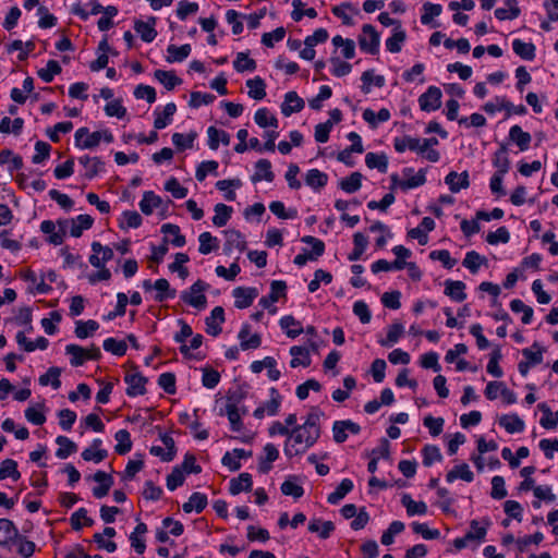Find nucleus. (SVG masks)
I'll return each instance as SVG.
<instances>
[{"label":"nucleus","instance_id":"17","mask_svg":"<svg viewBox=\"0 0 558 558\" xmlns=\"http://www.w3.org/2000/svg\"><path fill=\"white\" fill-rule=\"evenodd\" d=\"M393 146L398 153H403L407 149H410L412 151L422 154L421 140L416 138V137H411L408 135L401 136V137H396L393 141Z\"/></svg>","mask_w":558,"mask_h":558},{"label":"nucleus","instance_id":"33","mask_svg":"<svg viewBox=\"0 0 558 558\" xmlns=\"http://www.w3.org/2000/svg\"><path fill=\"white\" fill-rule=\"evenodd\" d=\"M101 445L100 439H95L93 441V446L89 448H86L82 452V458L85 461H94L95 463L101 462L107 457V451L104 449H96Z\"/></svg>","mask_w":558,"mask_h":558},{"label":"nucleus","instance_id":"50","mask_svg":"<svg viewBox=\"0 0 558 558\" xmlns=\"http://www.w3.org/2000/svg\"><path fill=\"white\" fill-rule=\"evenodd\" d=\"M363 85L362 90L365 94L371 92V85L375 84L377 87H383L385 85V78L381 75H374L372 70L365 71L361 77Z\"/></svg>","mask_w":558,"mask_h":558},{"label":"nucleus","instance_id":"31","mask_svg":"<svg viewBox=\"0 0 558 558\" xmlns=\"http://www.w3.org/2000/svg\"><path fill=\"white\" fill-rule=\"evenodd\" d=\"M161 203L162 201L158 195L148 191L144 193L143 198L140 202V208L143 214L150 215L155 208H158L161 205Z\"/></svg>","mask_w":558,"mask_h":558},{"label":"nucleus","instance_id":"8","mask_svg":"<svg viewBox=\"0 0 558 558\" xmlns=\"http://www.w3.org/2000/svg\"><path fill=\"white\" fill-rule=\"evenodd\" d=\"M93 254L89 256V263L94 267H102L112 259L113 251L109 246H102L99 242L92 243Z\"/></svg>","mask_w":558,"mask_h":558},{"label":"nucleus","instance_id":"22","mask_svg":"<svg viewBox=\"0 0 558 558\" xmlns=\"http://www.w3.org/2000/svg\"><path fill=\"white\" fill-rule=\"evenodd\" d=\"M465 284L462 281L446 280L445 281V294L450 296L457 302H462L466 299L464 292Z\"/></svg>","mask_w":558,"mask_h":558},{"label":"nucleus","instance_id":"28","mask_svg":"<svg viewBox=\"0 0 558 558\" xmlns=\"http://www.w3.org/2000/svg\"><path fill=\"white\" fill-rule=\"evenodd\" d=\"M290 354L292 355V360L290 362L291 367H298L300 365L306 367L311 364L310 352L304 347H292L290 349Z\"/></svg>","mask_w":558,"mask_h":558},{"label":"nucleus","instance_id":"51","mask_svg":"<svg viewBox=\"0 0 558 558\" xmlns=\"http://www.w3.org/2000/svg\"><path fill=\"white\" fill-rule=\"evenodd\" d=\"M362 174L353 172L350 177L340 181L339 186L347 193H354L361 189Z\"/></svg>","mask_w":558,"mask_h":558},{"label":"nucleus","instance_id":"37","mask_svg":"<svg viewBox=\"0 0 558 558\" xmlns=\"http://www.w3.org/2000/svg\"><path fill=\"white\" fill-rule=\"evenodd\" d=\"M248 87V96L255 100H260L266 96V84L263 78L256 76L246 82Z\"/></svg>","mask_w":558,"mask_h":558},{"label":"nucleus","instance_id":"25","mask_svg":"<svg viewBox=\"0 0 558 558\" xmlns=\"http://www.w3.org/2000/svg\"><path fill=\"white\" fill-rule=\"evenodd\" d=\"M207 506V497L202 493H193L189 500L183 504L182 509L184 512L190 513L196 511L199 513Z\"/></svg>","mask_w":558,"mask_h":558},{"label":"nucleus","instance_id":"23","mask_svg":"<svg viewBox=\"0 0 558 558\" xmlns=\"http://www.w3.org/2000/svg\"><path fill=\"white\" fill-rule=\"evenodd\" d=\"M308 531L312 533H317L320 538L326 539L335 531V524L331 521L313 519L308 523Z\"/></svg>","mask_w":558,"mask_h":558},{"label":"nucleus","instance_id":"6","mask_svg":"<svg viewBox=\"0 0 558 558\" xmlns=\"http://www.w3.org/2000/svg\"><path fill=\"white\" fill-rule=\"evenodd\" d=\"M420 108L423 111H435L441 105V90L436 86H429L418 98Z\"/></svg>","mask_w":558,"mask_h":558},{"label":"nucleus","instance_id":"57","mask_svg":"<svg viewBox=\"0 0 558 558\" xmlns=\"http://www.w3.org/2000/svg\"><path fill=\"white\" fill-rule=\"evenodd\" d=\"M254 120L260 128L278 126V120L275 116L270 114L266 108L258 109L255 112Z\"/></svg>","mask_w":558,"mask_h":558},{"label":"nucleus","instance_id":"4","mask_svg":"<svg viewBox=\"0 0 558 558\" xmlns=\"http://www.w3.org/2000/svg\"><path fill=\"white\" fill-rule=\"evenodd\" d=\"M360 48L369 53L376 54L379 50V34L371 24H365L362 27V33L359 36Z\"/></svg>","mask_w":558,"mask_h":558},{"label":"nucleus","instance_id":"38","mask_svg":"<svg viewBox=\"0 0 558 558\" xmlns=\"http://www.w3.org/2000/svg\"><path fill=\"white\" fill-rule=\"evenodd\" d=\"M280 326L286 330L289 338H295L303 332L300 322L295 320L291 315L283 316L280 319Z\"/></svg>","mask_w":558,"mask_h":558},{"label":"nucleus","instance_id":"26","mask_svg":"<svg viewBox=\"0 0 558 558\" xmlns=\"http://www.w3.org/2000/svg\"><path fill=\"white\" fill-rule=\"evenodd\" d=\"M252 489V477L248 473H241L236 478L230 481V493L238 495L241 492H250Z\"/></svg>","mask_w":558,"mask_h":558},{"label":"nucleus","instance_id":"1","mask_svg":"<svg viewBox=\"0 0 558 558\" xmlns=\"http://www.w3.org/2000/svg\"><path fill=\"white\" fill-rule=\"evenodd\" d=\"M318 438L316 432L308 433L304 428L296 426L291 429L290 436L284 444V454L289 458L300 456L312 447Z\"/></svg>","mask_w":558,"mask_h":558},{"label":"nucleus","instance_id":"7","mask_svg":"<svg viewBox=\"0 0 558 558\" xmlns=\"http://www.w3.org/2000/svg\"><path fill=\"white\" fill-rule=\"evenodd\" d=\"M287 284L284 281L276 280L271 282L270 294L268 296H264L259 300V304L264 308H268L270 313H276L277 308L271 307V305L278 301L280 295L286 294Z\"/></svg>","mask_w":558,"mask_h":558},{"label":"nucleus","instance_id":"43","mask_svg":"<svg viewBox=\"0 0 558 558\" xmlns=\"http://www.w3.org/2000/svg\"><path fill=\"white\" fill-rule=\"evenodd\" d=\"M404 40L405 32L401 29V25H398L396 26L392 36L386 40V47L390 52L397 53L401 50V46Z\"/></svg>","mask_w":558,"mask_h":558},{"label":"nucleus","instance_id":"64","mask_svg":"<svg viewBox=\"0 0 558 558\" xmlns=\"http://www.w3.org/2000/svg\"><path fill=\"white\" fill-rule=\"evenodd\" d=\"M499 424L511 434L523 428V423L517 415H504L499 418Z\"/></svg>","mask_w":558,"mask_h":558},{"label":"nucleus","instance_id":"10","mask_svg":"<svg viewBox=\"0 0 558 558\" xmlns=\"http://www.w3.org/2000/svg\"><path fill=\"white\" fill-rule=\"evenodd\" d=\"M128 384L126 393L130 397L142 396L146 392L147 379L140 373L128 374L124 378Z\"/></svg>","mask_w":558,"mask_h":558},{"label":"nucleus","instance_id":"60","mask_svg":"<svg viewBox=\"0 0 558 558\" xmlns=\"http://www.w3.org/2000/svg\"><path fill=\"white\" fill-rule=\"evenodd\" d=\"M161 232L173 236L171 243L175 247L185 245V236L180 233V228L177 225L166 223L161 227Z\"/></svg>","mask_w":558,"mask_h":558},{"label":"nucleus","instance_id":"52","mask_svg":"<svg viewBox=\"0 0 558 558\" xmlns=\"http://www.w3.org/2000/svg\"><path fill=\"white\" fill-rule=\"evenodd\" d=\"M199 253L207 255L218 248V240L209 232H203L199 238Z\"/></svg>","mask_w":558,"mask_h":558},{"label":"nucleus","instance_id":"41","mask_svg":"<svg viewBox=\"0 0 558 558\" xmlns=\"http://www.w3.org/2000/svg\"><path fill=\"white\" fill-rule=\"evenodd\" d=\"M169 56L167 57L168 62H181L186 59L191 52V46L189 44L177 47L175 45H169L167 48Z\"/></svg>","mask_w":558,"mask_h":558},{"label":"nucleus","instance_id":"9","mask_svg":"<svg viewBox=\"0 0 558 558\" xmlns=\"http://www.w3.org/2000/svg\"><path fill=\"white\" fill-rule=\"evenodd\" d=\"M78 162L84 167V178L87 180L94 179L104 171L105 165L99 157H89L87 155L78 158Z\"/></svg>","mask_w":558,"mask_h":558},{"label":"nucleus","instance_id":"56","mask_svg":"<svg viewBox=\"0 0 558 558\" xmlns=\"http://www.w3.org/2000/svg\"><path fill=\"white\" fill-rule=\"evenodd\" d=\"M9 165V171L13 172L23 166V160L20 156L13 155L11 150L4 149L0 151V165Z\"/></svg>","mask_w":558,"mask_h":558},{"label":"nucleus","instance_id":"55","mask_svg":"<svg viewBox=\"0 0 558 558\" xmlns=\"http://www.w3.org/2000/svg\"><path fill=\"white\" fill-rule=\"evenodd\" d=\"M233 66L238 72L254 71L256 69V62L251 59L246 52H238Z\"/></svg>","mask_w":558,"mask_h":558},{"label":"nucleus","instance_id":"44","mask_svg":"<svg viewBox=\"0 0 558 558\" xmlns=\"http://www.w3.org/2000/svg\"><path fill=\"white\" fill-rule=\"evenodd\" d=\"M352 488L353 482L351 480H342L336 490L328 496V502L332 505L338 504L348 493L352 490Z\"/></svg>","mask_w":558,"mask_h":558},{"label":"nucleus","instance_id":"36","mask_svg":"<svg viewBox=\"0 0 558 558\" xmlns=\"http://www.w3.org/2000/svg\"><path fill=\"white\" fill-rule=\"evenodd\" d=\"M537 407L543 413L539 424L547 429L556 427L558 425V411L551 412L546 403H539Z\"/></svg>","mask_w":558,"mask_h":558},{"label":"nucleus","instance_id":"39","mask_svg":"<svg viewBox=\"0 0 558 558\" xmlns=\"http://www.w3.org/2000/svg\"><path fill=\"white\" fill-rule=\"evenodd\" d=\"M401 504L405 507L409 515L425 514L427 512V506L425 502L415 501L408 494L402 496Z\"/></svg>","mask_w":558,"mask_h":558},{"label":"nucleus","instance_id":"18","mask_svg":"<svg viewBox=\"0 0 558 558\" xmlns=\"http://www.w3.org/2000/svg\"><path fill=\"white\" fill-rule=\"evenodd\" d=\"M155 23H156L155 17H150L149 22H147V23L140 21V20L135 21L134 28H135L136 33L141 36L143 41L150 43L156 38L157 32L154 28Z\"/></svg>","mask_w":558,"mask_h":558},{"label":"nucleus","instance_id":"45","mask_svg":"<svg viewBox=\"0 0 558 558\" xmlns=\"http://www.w3.org/2000/svg\"><path fill=\"white\" fill-rule=\"evenodd\" d=\"M403 332V325L400 323H395L389 326L386 339H381L378 342L383 347H391L400 339Z\"/></svg>","mask_w":558,"mask_h":558},{"label":"nucleus","instance_id":"32","mask_svg":"<svg viewBox=\"0 0 558 558\" xmlns=\"http://www.w3.org/2000/svg\"><path fill=\"white\" fill-rule=\"evenodd\" d=\"M154 76L168 90L173 89L177 85L182 83L181 78H179L172 71L156 70Z\"/></svg>","mask_w":558,"mask_h":558},{"label":"nucleus","instance_id":"35","mask_svg":"<svg viewBox=\"0 0 558 558\" xmlns=\"http://www.w3.org/2000/svg\"><path fill=\"white\" fill-rule=\"evenodd\" d=\"M473 477V473L470 470L469 465L466 463H462L454 466L451 471H449L446 476V480L449 483H452L457 478H461L465 482H472Z\"/></svg>","mask_w":558,"mask_h":558},{"label":"nucleus","instance_id":"29","mask_svg":"<svg viewBox=\"0 0 558 558\" xmlns=\"http://www.w3.org/2000/svg\"><path fill=\"white\" fill-rule=\"evenodd\" d=\"M207 134L208 146L214 150L218 148L220 142L223 145L230 144V135L223 130H218L215 126H210L208 128Z\"/></svg>","mask_w":558,"mask_h":558},{"label":"nucleus","instance_id":"63","mask_svg":"<svg viewBox=\"0 0 558 558\" xmlns=\"http://www.w3.org/2000/svg\"><path fill=\"white\" fill-rule=\"evenodd\" d=\"M226 413L228 416V420L231 424V428L234 432H239L242 429V421H241V413L238 409V407L233 403H228L226 407Z\"/></svg>","mask_w":558,"mask_h":558},{"label":"nucleus","instance_id":"14","mask_svg":"<svg viewBox=\"0 0 558 558\" xmlns=\"http://www.w3.org/2000/svg\"><path fill=\"white\" fill-rule=\"evenodd\" d=\"M445 183L449 186V190L452 193H458L462 189H466L470 185L469 174L466 171L461 173L451 171L446 175Z\"/></svg>","mask_w":558,"mask_h":558},{"label":"nucleus","instance_id":"30","mask_svg":"<svg viewBox=\"0 0 558 558\" xmlns=\"http://www.w3.org/2000/svg\"><path fill=\"white\" fill-rule=\"evenodd\" d=\"M175 111H177V106L173 102L167 104L161 113L156 111L155 112L156 119L154 121L155 129L161 130V129L166 128L170 123L171 118L175 113Z\"/></svg>","mask_w":558,"mask_h":558},{"label":"nucleus","instance_id":"21","mask_svg":"<svg viewBox=\"0 0 558 558\" xmlns=\"http://www.w3.org/2000/svg\"><path fill=\"white\" fill-rule=\"evenodd\" d=\"M413 169L411 168H405L403 170V173L407 177L405 180L400 182V189H402L403 191L421 186L425 183L426 179L423 170H420L416 174L411 175Z\"/></svg>","mask_w":558,"mask_h":558},{"label":"nucleus","instance_id":"20","mask_svg":"<svg viewBox=\"0 0 558 558\" xmlns=\"http://www.w3.org/2000/svg\"><path fill=\"white\" fill-rule=\"evenodd\" d=\"M256 171L252 177L253 182H258L260 180H266L267 182H272L275 174L271 170V163L267 159H259L255 165Z\"/></svg>","mask_w":558,"mask_h":558},{"label":"nucleus","instance_id":"59","mask_svg":"<svg viewBox=\"0 0 558 558\" xmlns=\"http://www.w3.org/2000/svg\"><path fill=\"white\" fill-rule=\"evenodd\" d=\"M61 72V66L56 60H49L46 68L40 69L37 74L46 83H50L54 75Z\"/></svg>","mask_w":558,"mask_h":558},{"label":"nucleus","instance_id":"2","mask_svg":"<svg viewBox=\"0 0 558 558\" xmlns=\"http://www.w3.org/2000/svg\"><path fill=\"white\" fill-rule=\"evenodd\" d=\"M104 140L107 143L113 141V136L109 131H96L89 133L87 128H81L75 132V145L82 149H92L99 145Z\"/></svg>","mask_w":558,"mask_h":558},{"label":"nucleus","instance_id":"61","mask_svg":"<svg viewBox=\"0 0 558 558\" xmlns=\"http://www.w3.org/2000/svg\"><path fill=\"white\" fill-rule=\"evenodd\" d=\"M354 242V250L350 253L349 259L350 260H357L361 258L362 254L364 253L366 246H367V238L363 235L362 233H355L353 236Z\"/></svg>","mask_w":558,"mask_h":558},{"label":"nucleus","instance_id":"42","mask_svg":"<svg viewBox=\"0 0 558 558\" xmlns=\"http://www.w3.org/2000/svg\"><path fill=\"white\" fill-rule=\"evenodd\" d=\"M365 163L369 169H378L381 173H385L388 168V159L384 154L368 153L365 156Z\"/></svg>","mask_w":558,"mask_h":558},{"label":"nucleus","instance_id":"48","mask_svg":"<svg viewBox=\"0 0 558 558\" xmlns=\"http://www.w3.org/2000/svg\"><path fill=\"white\" fill-rule=\"evenodd\" d=\"M99 328V325L96 320L89 319L87 322L78 320L76 322L75 326V335L80 339H85L93 335L97 329Z\"/></svg>","mask_w":558,"mask_h":558},{"label":"nucleus","instance_id":"54","mask_svg":"<svg viewBox=\"0 0 558 558\" xmlns=\"http://www.w3.org/2000/svg\"><path fill=\"white\" fill-rule=\"evenodd\" d=\"M232 208L225 204H217L215 206V216L213 218V223L217 227H223L227 225L228 220L231 217Z\"/></svg>","mask_w":558,"mask_h":558},{"label":"nucleus","instance_id":"47","mask_svg":"<svg viewBox=\"0 0 558 558\" xmlns=\"http://www.w3.org/2000/svg\"><path fill=\"white\" fill-rule=\"evenodd\" d=\"M12 477L17 481L21 477V473L17 470V463L12 459H5L0 465V481Z\"/></svg>","mask_w":558,"mask_h":558},{"label":"nucleus","instance_id":"3","mask_svg":"<svg viewBox=\"0 0 558 558\" xmlns=\"http://www.w3.org/2000/svg\"><path fill=\"white\" fill-rule=\"evenodd\" d=\"M206 288V283L197 280L189 290L181 293V300L195 308L203 310L207 304V299L204 294Z\"/></svg>","mask_w":558,"mask_h":558},{"label":"nucleus","instance_id":"49","mask_svg":"<svg viewBox=\"0 0 558 558\" xmlns=\"http://www.w3.org/2000/svg\"><path fill=\"white\" fill-rule=\"evenodd\" d=\"M66 354H70L71 364L73 366H81L84 364L87 356V349H84L76 344H69L65 347Z\"/></svg>","mask_w":558,"mask_h":558},{"label":"nucleus","instance_id":"34","mask_svg":"<svg viewBox=\"0 0 558 558\" xmlns=\"http://www.w3.org/2000/svg\"><path fill=\"white\" fill-rule=\"evenodd\" d=\"M56 442L59 445V448L56 451V456L59 459H66L77 450L76 444L65 436H58Z\"/></svg>","mask_w":558,"mask_h":558},{"label":"nucleus","instance_id":"24","mask_svg":"<svg viewBox=\"0 0 558 558\" xmlns=\"http://www.w3.org/2000/svg\"><path fill=\"white\" fill-rule=\"evenodd\" d=\"M250 336V325L245 324L242 326L239 332L240 347L242 350L256 349L260 345V337L257 333Z\"/></svg>","mask_w":558,"mask_h":558},{"label":"nucleus","instance_id":"13","mask_svg":"<svg viewBox=\"0 0 558 558\" xmlns=\"http://www.w3.org/2000/svg\"><path fill=\"white\" fill-rule=\"evenodd\" d=\"M304 108V100L295 92H288L284 101L281 105V112L289 117L292 113L300 112Z\"/></svg>","mask_w":558,"mask_h":558},{"label":"nucleus","instance_id":"5","mask_svg":"<svg viewBox=\"0 0 558 558\" xmlns=\"http://www.w3.org/2000/svg\"><path fill=\"white\" fill-rule=\"evenodd\" d=\"M93 222L94 219L89 215H78L74 219L60 221L59 226L63 233L69 228L72 236L80 238L84 230L92 228Z\"/></svg>","mask_w":558,"mask_h":558},{"label":"nucleus","instance_id":"11","mask_svg":"<svg viewBox=\"0 0 558 558\" xmlns=\"http://www.w3.org/2000/svg\"><path fill=\"white\" fill-rule=\"evenodd\" d=\"M257 295L258 291L255 288H235L233 290V296L235 299L234 305L238 308H246L253 303Z\"/></svg>","mask_w":558,"mask_h":558},{"label":"nucleus","instance_id":"27","mask_svg":"<svg viewBox=\"0 0 558 558\" xmlns=\"http://www.w3.org/2000/svg\"><path fill=\"white\" fill-rule=\"evenodd\" d=\"M546 348L535 342L530 349H525V369L543 362V353Z\"/></svg>","mask_w":558,"mask_h":558},{"label":"nucleus","instance_id":"40","mask_svg":"<svg viewBox=\"0 0 558 558\" xmlns=\"http://www.w3.org/2000/svg\"><path fill=\"white\" fill-rule=\"evenodd\" d=\"M328 175L318 169H311L305 175V183L313 189H320L327 184Z\"/></svg>","mask_w":558,"mask_h":558},{"label":"nucleus","instance_id":"15","mask_svg":"<svg viewBox=\"0 0 558 558\" xmlns=\"http://www.w3.org/2000/svg\"><path fill=\"white\" fill-rule=\"evenodd\" d=\"M226 234V243H225V252L231 253L233 250L242 252L246 247V242L243 235L236 230H227Z\"/></svg>","mask_w":558,"mask_h":558},{"label":"nucleus","instance_id":"16","mask_svg":"<svg viewBox=\"0 0 558 558\" xmlns=\"http://www.w3.org/2000/svg\"><path fill=\"white\" fill-rule=\"evenodd\" d=\"M19 536V531L12 521L0 519V546H9Z\"/></svg>","mask_w":558,"mask_h":558},{"label":"nucleus","instance_id":"62","mask_svg":"<svg viewBox=\"0 0 558 558\" xmlns=\"http://www.w3.org/2000/svg\"><path fill=\"white\" fill-rule=\"evenodd\" d=\"M189 262V256L184 253H177L174 262L169 266V269L173 272H178L182 279L189 276V270L183 265Z\"/></svg>","mask_w":558,"mask_h":558},{"label":"nucleus","instance_id":"46","mask_svg":"<svg viewBox=\"0 0 558 558\" xmlns=\"http://www.w3.org/2000/svg\"><path fill=\"white\" fill-rule=\"evenodd\" d=\"M117 440V445L114 447L116 452L119 454L128 453L132 448V441L130 437V433L125 429H120L116 433L114 436Z\"/></svg>","mask_w":558,"mask_h":558},{"label":"nucleus","instance_id":"12","mask_svg":"<svg viewBox=\"0 0 558 558\" xmlns=\"http://www.w3.org/2000/svg\"><path fill=\"white\" fill-rule=\"evenodd\" d=\"M225 322V311L221 306H216L210 316L205 320L207 333L216 337L221 332L220 325Z\"/></svg>","mask_w":558,"mask_h":558},{"label":"nucleus","instance_id":"53","mask_svg":"<svg viewBox=\"0 0 558 558\" xmlns=\"http://www.w3.org/2000/svg\"><path fill=\"white\" fill-rule=\"evenodd\" d=\"M154 289L158 292L155 296V300L158 302H162L166 299L173 298L175 295V290H171L168 280L163 278L156 280Z\"/></svg>","mask_w":558,"mask_h":558},{"label":"nucleus","instance_id":"58","mask_svg":"<svg viewBox=\"0 0 558 558\" xmlns=\"http://www.w3.org/2000/svg\"><path fill=\"white\" fill-rule=\"evenodd\" d=\"M485 262V257L481 256L475 251H471L466 253L463 259V266L468 268L472 274H476L480 266Z\"/></svg>","mask_w":558,"mask_h":558},{"label":"nucleus","instance_id":"19","mask_svg":"<svg viewBox=\"0 0 558 558\" xmlns=\"http://www.w3.org/2000/svg\"><path fill=\"white\" fill-rule=\"evenodd\" d=\"M520 13L518 0H506L505 7L495 10V16L500 21L515 19Z\"/></svg>","mask_w":558,"mask_h":558}]
</instances>
